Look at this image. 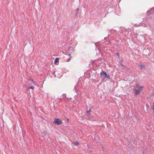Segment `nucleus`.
I'll return each mask as SVG.
<instances>
[{"label": "nucleus", "instance_id": "obj_1", "mask_svg": "<svg viewBox=\"0 0 154 154\" xmlns=\"http://www.w3.org/2000/svg\"><path fill=\"white\" fill-rule=\"evenodd\" d=\"M100 74L102 77L104 79L106 78L109 79H110L109 75L107 74L105 72L102 71L100 73Z\"/></svg>", "mask_w": 154, "mask_h": 154}, {"label": "nucleus", "instance_id": "obj_2", "mask_svg": "<svg viewBox=\"0 0 154 154\" xmlns=\"http://www.w3.org/2000/svg\"><path fill=\"white\" fill-rule=\"evenodd\" d=\"M62 123V120L59 118H56L53 122V123L55 125H60Z\"/></svg>", "mask_w": 154, "mask_h": 154}, {"label": "nucleus", "instance_id": "obj_3", "mask_svg": "<svg viewBox=\"0 0 154 154\" xmlns=\"http://www.w3.org/2000/svg\"><path fill=\"white\" fill-rule=\"evenodd\" d=\"M140 89H135L134 91V93L136 95L139 94L143 88L144 87L143 86H141L140 87Z\"/></svg>", "mask_w": 154, "mask_h": 154}, {"label": "nucleus", "instance_id": "obj_4", "mask_svg": "<svg viewBox=\"0 0 154 154\" xmlns=\"http://www.w3.org/2000/svg\"><path fill=\"white\" fill-rule=\"evenodd\" d=\"M91 111V109H90L89 111H87V115L88 116V117H90V116H91V114L90 113V112Z\"/></svg>", "mask_w": 154, "mask_h": 154}, {"label": "nucleus", "instance_id": "obj_5", "mask_svg": "<svg viewBox=\"0 0 154 154\" xmlns=\"http://www.w3.org/2000/svg\"><path fill=\"white\" fill-rule=\"evenodd\" d=\"M59 59L58 58H56L54 61V64H56L59 61Z\"/></svg>", "mask_w": 154, "mask_h": 154}, {"label": "nucleus", "instance_id": "obj_6", "mask_svg": "<svg viewBox=\"0 0 154 154\" xmlns=\"http://www.w3.org/2000/svg\"><path fill=\"white\" fill-rule=\"evenodd\" d=\"M140 86H139L138 84H136L135 87L137 88H138V89H140Z\"/></svg>", "mask_w": 154, "mask_h": 154}, {"label": "nucleus", "instance_id": "obj_7", "mask_svg": "<svg viewBox=\"0 0 154 154\" xmlns=\"http://www.w3.org/2000/svg\"><path fill=\"white\" fill-rule=\"evenodd\" d=\"M74 144L76 146H78L79 144V143H78L77 142H74Z\"/></svg>", "mask_w": 154, "mask_h": 154}, {"label": "nucleus", "instance_id": "obj_8", "mask_svg": "<svg viewBox=\"0 0 154 154\" xmlns=\"http://www.w3.org/2000/svg\"><path fill=\"white\" fill-rule=\"evenodd\" d=\"M140 66L141 67H145V65L144 64H142V65H140Z\"/></svg>", "mask_w": 154, "mask_h": 154}, {"label": "nucleus", "instance_id": "obj_9", "mask_svg": "<svg viewBox=\"0 0 154 154\" xmlns=\"http://www.w3.org/2000/svg\"><path fill=\"white\" fill-rule=\"evenodd\" d=\"M71 60V58H69L67 60V61L68 62H69Z\"/></svg>", "mask_w": 154, "mask_h": 154}, {"label": "nucleus", "instance_id": "obj_10", "mask_svg": "<svg viewBox=\"0 0 154 154\" xmlns=\"http://www.w3.org/2000/svg\"><path fill=\"white\" fill-rule=\"evenodd\" d=\"M34 87L33 86H31L29 88V89L30 88V89H33L34 88Z\"/></svg>", "mask_w": 154, "mask_h": 154}, {"label": "nucleus", "instance_id": "obj_11", "mask_svg": "<svg viewBox=\"0 0 154 154\" xmlns=\"http://www.w3.org/2000/svg\"><path fill=\"white\" fill-rule=\"evenodd\" d=\"M117 55H118V56L119 57V53H117Z\"/></svg>", "mask_w": 154, "mask_h": 154}, {"label": "nucleus", "instance_id": "obj_12", "mask_svg": "<svg viewBox=\"0 0 154 154\" xmlns=\"http://www.w3.org/2000/svg\"><path fill=\"white\" fill-rule=\"evenodd\" d=\"M30 81L31 80V81H32V82H33V80L32 79L31 80L30 79Z\"/></svg>", "mask_w": 154, "mask_h": 154}, {"label": "nucleus", "instance_id": "obj_13", "mask_svg": "<svg viewBox=\"0 0 154 154\" xmlns=\"http://www.w3.org/2000/svg\"><path fill=\"white\" fill-rule=\"evenodd\" d=\"M153 111L154 112V106H153Z\"/></svg>", "mask_w": 154, "mask_h": 154}, {"label": "nucleus", "instance_id": "obj_14", "mask_svg": "<svg viewBox=\"0 0 154 154\" xmlns=\"http://www.w3.org/2000/svg\"><path fill=\"white\" fill-rule=\"evenodd\" d=\"M153 106H154V103H153Z\"/></svg>", "mask_w": 154, "mask_h": 154}]
</instances>
